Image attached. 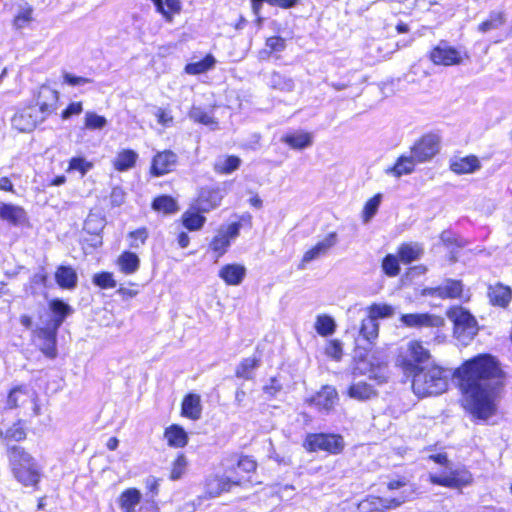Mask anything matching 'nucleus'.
<instances>
[{
    "mask_svg": "<svg viewBox=\"0 0 512 512\" xmlns=\"http://www.w3.org/2000/svg\"><path fill=\"white\" fill-rule=\"evenodd\" d=\"M326 354L335 360H340L343 354L342 343L339 340H331L326 349Z\"/></svg>",
    "mask_w": 512,
    "mask_h": 512,
    "instance_id": "nucleus-60",
    "label": "nucleus"
},
{
    "mask_svg": "<svg viewBox=\"0 0 512 512\" xmlns=\"http://www.w3.org/2000/svg\"><path fill=\"white\" fill-rule=\"evenodd\" d=\"M104 228V219L96 214H89L84 222V230L90 234H98Z\"/></svg>",
    "mask_w": 512,
    "mask_h": 512,
    "instance_id": "nucleus-52",
    "label": "nucleus"
},
{
    "mask_svg": "<svg viewBox=\"0 0 512 512\" xmlns=\"http://www.w3.org/2000/svg\"><path fill=\"white\" fill-rule=\"evenodd\" d=\"M177 155L170 151L158 153L154 158L151 166V173L155 176H161L170 172L175 166Z\"/></svg>",
    "mask_w": 512,
    "mask_h": 512,
    "instance_id": "nucleus-17",
    "label": "nucleus"
},
{
    "mask_svg": "<svg viewBox=\"0 0 512 512\" xmlns=\"http://www.w3.org/2000/svg\"><path fill=\"white\" fill-rule=\"evenodd\" d=\"M379 324L378 321L372 319L367 315L366 318L362 319L359 335L363 340L368 343H373L378 337Z\"/></svg>",
    "mask_w": 512,
    "mask_h": 512,
    "instance_id": "nucleus-36",
    "label": "nucleus"
},
{
    "mask_svg": "<svg viewBox=\"0 0 512 512\" xmlns=\"http://www.w3.org/2000/svg\"><path fill=\"white\" fill-rule=\"evenodd\" d=\"M415 162L416 160L412 158V156H401L393 167L386 169V173L395 177H401L402 175L410 174L414 170Z\"/></svg>",
    "mask_w": 512,
    "mask_h": 512,
    "instance_id": "nucleus-35",
    "label": "nucleus"
},
{
    "mask_svg": "<svg viewBox=\"0 0 512 512\" xmlns=\"http://www.w3.org/2000/svg\"><path fill=\"white\" fill-rule=\"evenodd\" d=\"M107 120L94 112H87L85 115V127L90 130L102 129L106 126Z\"/></svg>",
    "mask_w": 512,
    "mask_h": 512,
    "instance_id": "nucleus-53",
    "label": "nucleus"
},
{
    "mask_svg": "<svg viewBox=\"0 0 512 512\" xmlns=\"http://www.w3.org/2000/svg\"><path fill=\"white\" fill-rule=\"evenodd\" d=\"M282 142L289 145L292 149H305L312 145V135L307 132H297L293 134H287L282 137Z\"/></svg>",
    "mask_w": 512,
    "mask_h": 512,
    "instance_id": "nucleus-33",
    "label": "nucleus"
},
{
    "mask_svg": "<svg viewBox=\"0 0 512 512\" xmlns=\"http://www.w3.org/2000/svg\"><path fill=\"white\" fill-rule=\"evenodd\" d=\"M506 22V16L503 12L493 11L489 14L488 19L478 25L477 30L480 33H487L497 30Z\"/></svg>",
    "mask_w": 512,
    "mask_h": 512,
    "instance_id": "nucleus-38",
    "label": "nucleus"
},
{
    "mask_svg": "<svg viewBox=\"0 0 512 512\" xmlns=\"http://www.w3.org/2000/svg\"><path fill=\"white\" fill-rule=\"evenodd\" d=\"M117 265L124 274H134L140 266L139 257L130 251L123 252L117 259Z\"/></svg>",
    "mask_w": 512,
    "mask_h": 512,
    "instance_id": "nucleus-31",
    "label": "nucleus"
},
{
    "mask_svg": "<svg viewBox=\"0 0 512 512\" xmlns=\"http://www.w3.org/2000/svg\"><path fill=\"white\" fill-rule=\"evenodd\" d=\"M234 466H227L225 475H212L206 480V492L210 497H217L223 492H228L234 486H243L246 479L244 477L233 476Z\"/></svg>",
    "mask_w": 512,
    "mask_h": 512,
    "instance_id": "nucleus-5",
    "label": "nucleus"
},
{
    "mask_svg": "<svg viewBox=\"0 0 512 512\" xmlns=\"http://www.w3.org/2000/svg\"><path fill=\"white\" fill-rule=\"evenodd\" d=\"M440 239L446 246L455 245L458 248H462L466 245V241L463 238H460L449 231H443L440 235Z\"/></svg>",
    "mask_w": 512,
    "mask_h": 512,
    "instance_id": "nucleus-58",
    "label": "nucleus"
},
{
    "mask_svg": "<svg viewBox=\"0 0 512 512\" xmlns=\"http://www.w3.org/2000/svg\"><path fill=\"white\" fill-rule=\"evenodd\" d=\"M337 242V233L330 232L323 240L319 241L315 246L304 253L301 263L299 264V269H304L307 263L325 256Z\"/></svg>",
    "mask_w": 512,
    "mask_h": 512,
    "instance_id": "nucleus-12",
    "label": "nucleus"
},
{
    "mask_svg": "<svg viewBox=\"0 0 512 512\" xmlns=\"http://www.w3.org/2000/svg\"><path fill=\"white\" fill-rule=\"evenodd\" d=\"M450 168L457 174L472 173L480 168V162L475 156L455 158L451 160Z\"/></svg>",
    "mask_w": 512,
    "mask_h": 512,
    "instance_id": "nucleus-29",
    "label": "nucleus"
},
{
    "mask_svg": "<svg viewBox=\"0 0 512 512\" xmlns=\"http://www.w3.org/2000/svg\"><path fill=\"white\" fill-rule=\"evenodd\" d=\"M336 328L335 321L328 315H319L316 318L315 330L321 336H328L334 333Z\"/></svg>",
    "mask_w": 512,
    "mask_h": 512,
    "instance_id": "nucleus-44",
    "label": "nucleus"
},
{
    "mask_svg": "<svg viewBox=\"0 0 512 512\" xmlns=\"http://www.w3.org/2000/svg\"><path fill=\"white\" fill-rule=\"evenodd\" d=\"M429 480L436 485L459 489L470 485L473 481V477L467 469L457 468L454 470L450 469L449 472H445L442 475L430 474Z\"/></svg>",
    "mask_w": 512,
    "mask_h": 512,
    "instance_id": "nucleus-7",
    "label": "nucleus"
},
{
    "mask_svg": "<svg viewBox=\"0 0 512 512\" xmlns=\"http://www.w3.org/2000/svg\"><path fill=\"white\" fill-rule=\"evenodd\" d=\"M246 275V269L239 264H227L219 271V277L228 285H239Z\"/></svg>",
    "mask_w": 512,
    "mask_h": 512,
    "instance_id": "nucleus-21",
    "label": "nucleus"
},
{
    "mask_svg": "<svg viewBox=\"0 0 512 512\" xmlns=\"http://www.w3.org/2000/svg\"><path fill=\"white\" fill-rule=\"evenodd\" d=\"M49 308L53 313V318L48 325L58 329L64 322L65 318L73 312L72 307L60 299L50 301Z\"/></svg>",
    "mask_w": 512,
    "mask_h": 512,
    "instance_id": "nucleus-23",
    "label": "nucleus"
},
{
    "mask_svg": "<svg viewBox=\"0 0 512 512\" xmlns=\"http://www.w3.org/2000/svg\"><path fill=\"white\" fill-rule=\"evenodd\" d=\"M93 283L103 289L114 288L117 285L113 278V274L109 272L95 274L93 277Z\"/></svg>",
    "mask_w": 512,
    "mask_h": 512,
    "instance_id": "nucleus-56",
    "label": "nucleus"
},
{
    "mask_svg": "<svg viewBox=\"0 0 512 512\" xmlns=\"http://www.w3.org/2000/svg\"><path fill=\"white\" fill-rule=\"evenodd\" d=\"M55 280L61 288L72 290L77 286L78 276L71 266L61 265L55 272Z\"/></svg>",
    "mask_w": 512,
    "mask_h": 512,
    "instance_id": "nucleus-24",
    "label": "nucleus"
},
{
    "mask_svg": "<svg viewBox=\"0 0 512 512\" xmlns=\"http://www.w3.org/2000/svg\"><path fill=\"white\" fill-rule=\"evenodd\" d=\"M44 120L36 107H27L15 113L11 119V124L19 132H30L39 122Z\"/></svg>",
    "mask_w": 512,
    "mask_h": 512,
    "instance_id": "nucleus-11",
    "label": "nucleus"
},
{
    "mask_svg": "<svg viewBox=\"0 0 512 512\" xmlns=\"http://www.w3.org/2000/svg\"><path fill=\"white\" fill-rule=\"evenodd\" d=\"M0 219L19 225L26 220V213L20 206L0 202Z\"/></svg>",
    "mask_w": 512,
    "mask_h": 512,
    "instance_id": "nucleus-22",
    "label": "nucleus"
},
{
    "mask_svg": "<svg viewBox=\"0 0 512 512\" xmlns=\"http://www.w3.org/2000/svg\"><path fill=\"white\" fill-rule=\"evenodd\" d=\"M141 493L136 488H129L123 491L118 503L122 512H136L141 501Z\"/></svg>",
    "mask_w": 512,
    "mask_h": 512,
    "instance_id": "nucleus-25",
    "label": "nucleus"
},
{
    "mask_svg": "<svg viewBox=\"0 0 512 512\" xmlns=\"http://www.w3.org/2000/svg\"><path fill=\"white\" fill-rule=\"evenodd\" d=\"M82 110L83 108L81 102H73L62 112V118L68 119L73 115L80 114Z\"/></svg>",
    "mask_w": 512,
    "mask_h": 512,
    "instance_id": "nucleus-64",
    "label": "nucleus"
},
{
    "mask_svg": "<svg viewBox=\"0 0 512 512\" xmlns=\"http://www.w3.org/2000/svg\"><path fill=\"white\" fill-rule=\"evenodd\" d=\"M259 360L257 358H245L236 369V376L250 380L253 378V369L258 367Z\"/></svg>",
    "mask_w": 512,
    "mask_h": 512,
    "instance_id": "nucleus-45",
    "label": "nucleus"
},
{
    "mask_svg": "<svg viewBox=\"0 0 512 512\" xmlns=\"http://www.w3.org/2000/svg\"><path fill=\"white\" fill-rule=\"evenodd\" d=\"M216 59L208 54L203 60L189 63L185 66V72L190 75L202 74L214 67Z\"/></svg>",
    "mask_w": 512,
    "mask_h": 512,
    "instance_id": "nucleus-40",
    "label": "nucleus"
},
{
    "mask_svg": "<svg viewBox=\"0 0 512 512\" xmlns=\"http://www.w3.org/2000/svg\"><path fill=\"white\" fill-rule=\"evenodd\" d=\"M33 8L29 5L21 7L14 17V27L16 29L25 28L32 21Z\"/></svg>",
    "mask_w": 512,
    "mask_h": 512,
    "instance_id": "nucleus-48",
    "label": "nucleus"
},
{
    "mask_svg": "<svg viewBox=\"0 0 512 512\" xmlns=\"http://www.w3.org/2000/svg\"><path fill=\"white\" fill-rule=\"evenodd\" d=\"M456 375L464 394L466 408L479 419H488L496 411L495 399L502 385L503 373L498 362L490 355H479L454 373L436 364L421 368L412 380L413 392L419 397L444 393L449 380Z\"/></svg>",
    "mask_w": 512,
    "mask_h": 512,
    "instance_id": "nucleus-1",
    "label": "nucleus"
},
{
    "mask_svg": "<svg viewBox=\"0 0 512 512\" xmlns=\"http://www.w3.org/2000/svg\"><path fill=\"white\" fill-rule=\"evenodd\" d=\"M429 58L435 65L443 66L459 65L462 62L460 52L446 41H441L435 46L431 50Z\"/></svg>",
    "mask_w": 512,
    "mask_h": 512,
    "instance_id": "nucleus-8",
    "label": "nucleus"
},
{
    "mask_svg": "<svg viewBox=\"0 0 512 512\" xmlns=\"http://www.w3.org/2000/svg\"><path fill=\"white\" fill-rule=\"evenodd\" d=\"M187 464L188 463H187L186 457L183 454H180L172 464L170 479L171 480L180 479L186 471Z\"/></svg>",
    "mask_w": 512,
    "mask_h": 512,
    "instance_id": "nucleus-54",
    "label": "nucleus"
},
{
    "mask_svg": "<svg viewBox=\"0 0 512 512\" xmlns=\"http://www.w3.org/2000/svg\"><path fill=\"white\" fill-rule=\"evenodd\" d=\"M488 296L493 305L505 307L511 300L512 292L509 287L497 284L489 288Z\"/></svg>",
    "mask_w": 512,
    "mask_h": 512,
    "instance_id": "nucleus-30",
    "label": "nucleus"
},
{
    "mask_svg": "<svg viewBox=\"0 0 512 512\" xmlns=\"http://www.w3.org/2000/svg\"><path fill=\"white\" fill-rule=\"evenodd\" d=\"M147 231L146 229H138L130 233V237L132 238L131 246L134 248H138L140 245L144 244L147 239Z\"/></svg>",
    "mask_w": 512,
    "mask_h": 512,
    "instance_id": "nucleus-62",
    "label": "nucleus"
},
{
    "mask_svg": "<svg viewBox=\"0 0 512 512\" xmlns=\"http://www.w3.org/2000/svg\"><path fill=\"white\" fill-rule=\"evenodd\" d=\"M152 207L154 210L163 212L164 214H173L178 211L176 201L172 197L166 195L157 197L153 201Z\"/></svg>",
    "mask_w": 512,
    "mask_h": 512,
    "instance_id": "nucleus-42",
    "label": "nucleus"
},
{
    "mask_svg": "<svg viewBox=\"0 0 512 512\" xmlns=\"http://www.w3.org/2000/svg\"><path fill=\"white\" fill-rule=\"evenodd\" d=\"M197 212L194 205L182 215V222L185 228L196 231L202 228L206 218Z\"/></svg>",
    "mask_w": 512,
    "mask_h": 512,
    "instance_id": "nucleus-39",
    "label": "nucleus"
},
{
    "mask_svg": "<svg viewBox=\"0 0 512 512\" xmlns=\"http://www.w3.org/2000/svg\"><path fill=\"white\" fill-rule=\"evenodd\" d=\"M338 393L333 386L325 385L314 396L308 398L306 402L316 407L320 412L329 413L338 403Z\"/></svg>",
    "mask_w": 512,
    "mask_h": 512,
    "instance_id": "nucleus-10",
    "label": "nucleus"
},
{
    "mask_svg": "<svg viewBox=\"0 0 512 512\" xmlns=\"http://www.w3.org/2000/svg\"><path fill=\"white\" fill-rule=\"evenodd\" d=\"M223 199V192L219 188H202L196 199L194 208L197 212H209L218 207Z\"/></svg>",
    "mask_w": 512,
    "mask_h": 512,
    "instance_id": "nucleus-13",
    "label": "nucleus"
},
{
    "mask_svg": "<svg viewBox=\"0 0 512 512\" xmlns=\"http://www.w3.org/2000/svg\"><path fill=\"white\" fill-rule=\"evenodd\" d=\"M230 465L234 466L235 471L233 472V476L244 477L246 482H250L249 474L256 471L257 463L254 459L246 455H233L230 458Z\"/></svg>",
    "mask_w": 512,
    "mask_h": 512,
    "instance_id": "nucleus-18",
    "label": "nucleus"
},
{
    "mask_svg": "<svg viewBox=\"0 0 512 512\" xmlns=\"http://www.w3.org/2000/svg\"><path fill=\"white\" fill-rule=\"evenodd\" d=\"M304 447L308 451L323 450L336 454L343 449V438L334 434H309Z\"/></svg>",
    "mask_w": 512,
    "mask_h": 512,
    "instance_id": "nucleus-6",
    "label": "nucleus"
},
{
    "mask_svg": "<svg viewBox=\"0 0 512 512\" xmlns=\"http://www.w3.org/2000/svg\"><path fill=\"white\" fill-rule=\"evenodd\" d=\"M401 322L411 328L438 327L442 324V319L436 315L428 313L403 314Z\"/></svg>",
    "mask_w": 512,
    "mask_h": 512,
    "instance_id": "nucleus-15",
    "label": "nucleus"
},
{
    "mask_svg": "<svg viewBox=\"0 0 512 512\" xmlns=\"http://www.w3.org/2000/svg\"><path fill=\"white\" fill-rule=\"evenodd\" d=\"M266 47L269 49V53L282 52L286 48V41L282 37L273 36L266 40Z\"/></svg>",
    "mask_w": 512,
    "mask_h": 512,
    "instance_id": "nucleus-59",
    "label": "nucleus"
},
{
    "mask_svg": "<svg viewBox=\"0 0 512 512\" xmlns=\"http://www.w3.org/2000/svg\"><path fill=\"white\" fill-rule=\"evenodd\" d=\"M229 246L230 240L227 238V235L223 233V229H220L211 241L210 248L217 253V257H220L226 252Z\"/></svg>",
    "mask_w": 512,
    "mask_h": 512,
    "instance_id": "nucleus-47",
    "label": "nucleus"
},
{
    "mask_svg": "<svg viewBox=\"0 0 512 512\" xmlns=\"http://www.w3.org/2000/svg\"><path fill=\"white\" fill-rule=\"evenodd\" d=\"M156 6L157 12L161 13L164 18L171 22L173 19L172 14L179 13L181 10V3L179 0H152Z\"/></svg>",
    "mask_w": 512,
    "mask_h": 512,
    "instance_id": "nucleus-37",
    "label": "nucleus"
},
{
    "mask_svg": "<svg viewBox=\"0 0 512 512\" xmlns=\"http://www.w3.org/2000/svg\"><path fill=\"white\" fill-rule=\"evenodd\" d=\"M407 498L405 496H401L398 498H390V499H380L381 505L386 509L397 508L405 503Z\"/></svg>",
    "mask_w": 512,
    "mask_h": 512,
    "instance_id": "nucleus-63",
    "label": "nucleus"
},
{
    "mask_svg": "<svg viewBox=\"0 0 512 512\" xmlns=\"http://www.w3.org/2000/svg\"><path fill=\"white\" fill-rule=\"evenodd\" d=\"M241 163L237 156L219 158L214 164V170L222 174H230L239 168Z\"/></svg>",
    "mask_w": 512,
    "mask_h": 512,
    "instance_id": "nucleus-41",
    "label": "nucleus"
},
{
    "mask_svg": "<svg viewBox=\"0 0 512 512\" xmlns=\"http://www.w3.org/2000/svg\"><path fill=\"white\" fill-rule=\"evenodd\" d=\"M48 281V275L44 271L43 268L37 273H35L31 279L30 282L26 285L25 290L27 293L35 296L39 293L38 287L39 286H46Z\"/></svg>",
    "mask_w": 512,
    "mask_h": 512,
    "instance_id": "nucleus-46",
    "label": "nucleus"
},
{
    "mask_svg": "<svg viewBox=\"0 0 512 512\" xmlns=\"http://www.w3.org/2000/svg\"><path fill=\"white\" fill-rule=\"evenodd\" d=\"M381 199H382V195L377 194L366 202L364 209H363V214H362L364 223H368L374 217V215L377 213L378 208L381 203Z\"/></svg>",
    "mask_w": 512,
    "mask_h": 512,
    "instance_id": "nucleus-49",
    "label": "nucleus"
},
{
    "mask_svg": "<svg viewBox=\"0 0 512 512\" xmlns=\"http://www.w3.org/2000/svg\"><path fill=\"white\" fill-rule=\"evenodd\" d=\"M376 390L366 382L353 383L348 390V395L356 400L364 401L376 396Z\"/></svg>",
    "mask_w": 512,
    "mask_h": 512,
    "instance_id": "nucleus-34",
    "label": "nucleus"
},
{
    "mask_svg": "<svg viewBox=\"0 0 512 512\" xmlns=\"http://www.w3.org/2000/svg\"><path fill=\"white\" fill-rule=\"evenodd\" d=\"M462 290L460 281L447 279L442 285L429 289L428 294L440 298H457L461 296Z\"/></svg>",
    "mask_w": 512,
    "mask_h": 512,
    "instance_id": "nucleus-20",
    "label": "nucleus"
},
{
    "mask_svg": "<svg viewBox=\"0 0 512 512\" xmlns=\"http://www.w3.org/2000/svg\"><path fill=\"white\" fill-rule=\"evenodd\" d=\"M138 159V154L131 149H123L119 151L113 160V167L119 172L132 169Z\"/></svg>",
    "mask_w": 512,
    "mask_h": 512,
    "instance_id": "nucleus-28",
    "label": "nucleus"
},
{
    "mask_svg": "<svg viewBox=\"0 0 512 512\" xmlns=\"http://www.w3.org/2000/svg\"><path fill=\"white\" fill-rule=\"evenodd\" d=\"M165 438L169 446L181 448L188 442V435L185 430L179 425H171L165 430Z\"/></svg>",
    "mask_w": 512,
    "mask_h": 512,
    "instance_id": "nucleus-32",
    "label": "nucleus"
},
{
    "mask_svg": "<svg viewBox=\"0 0 512 512\" xmlns=\"http://www.w3.org/2000/svg\"><path fill=\"white\" fill-rule=\"evenodd\" d=\"M202 405L200 396L197 394H188L182 402V415L191 419L198 420L201 417Z\"/></svg>",
    "mask_w": 512,
    "mask_h": 512,
    "instance_id": "nucleus-26",
    "label": "nucleus"
},
{
    "mask_svg": "<svg viewBox=\"0 0 512 512\" xmlns=\"http://www.w3.org/2000/svg\"><path fill=\"white\" fill-rule=\"evenodd\" d=\"M429 351L418 341H411L406 349L399 355L397 362L407 375H414L421 368H426L430 363Z\"/></svg>",
    "mask_w": 512,
    "mask_h": 512,
    "instance_id": "nucleus-3",
    "label": "nucleus"
},
{
    "mask_svg": "<svg viewBox=\"0 0 512 512\" xmlns=\"http://www.w3.org/2000/svg\"><path fill=\"white\" fill-rule=\"evenodd\" d=\"M59 99L58 92L49 86L42 85L37 95L38 113L42 119H46L57 107Z\"/></svg>",
    "mask_w": 512,
    "mask_h": 512,
    "instance_id": "nucleus-14",
    "label": "nucleus"
},
{
    "mask_svg": "<svg viewBox=\"0 0 512 512\" xmlns=\"http://www.w3.org/2000/svg\"><path fill=\"white\" fill-rule=\"evenodd\" d=\"M393 313V307L387 304H373L368 308V316L376 321L379 318L390 317Z\"/></svg>",
    "mask_w": 512,
    "mask_h": 512,
    "instance_id": "nucleus-50",
    "label": "nucleus"
},
{
    "mask_svg": "<svg viewBox=\"0 0 512 512\" xmlns=\"http://www.w3.org/2000/svg\"><path fill=\"white\" fill-rule=\"evenodd\" d=\"M92 168L93 164L91 162L86 161V159L82 157H74L69 162L68 171L76 170L84 176Z\"/></svg>",
    "mask_w": 512,
    "mask_h": 512,
    "instance_id": "nucleus-57",
    "label": "nucleus"
},
{
    "mask_svg": "<svg viewBox=\"0 0 512 512\" xmlns=\"http://www.w3.org/2000/svg\"><path fill=\"white\" fill-rule=\"evenodd\" d=\"M57 332L58 328L47 325L37 331V337L42 340L40 345L41 351L49 358L53 359L57 356Z\"/></svg>",
    "mask_w": 512,
    "mask_h": 512,
    "instance_id": "nucleus-16",
    "label": "nucleus"
},
{
    "mask_svg": "<svg viewBox=\"0 0 512 512\" xmlns=\"http://www.w3.org/2000/svg\"><path fill=\"white\" fill-rule=\"evenodd\" d=\"M447 317L454 323V334L462 341L470 340L477 334L476 319L462 307L449 309Z\"/></svg>",
    "mask_w": 512,
    "mask_h": 512,
    "instance_id": "nucleus-4",
    "label": "nucleus"
},
{
    "mask_svg": "<svg viewBox=\"0 0 512 512\" xmlns=\"http://www.w3.org/2000/svg\"><path fill=\"white\" fill-rule=\"evenodd\" d=\"M8 457L14 477L24 486H35L40 473L37 463L24 448L14 445L8 449Z\"/></svg>",
    "mask_w": 512,
    "mask_h": 512,
    "instance_id": "nucleus-2",
    "label": "nucleus"
},
{
    "mask_svg": "<svg viewBox=\"0 0 512 512\" xmlns=\"http://www.w3.org/2000/svg\"><path fill=\"white\" fill-rule=\"evenodd\" d=\"M422 247L417 244H403L399 248V256L402 262L410 263L412 261L417 260L422 254Z\"/></svg>",
    "mask_w": 512,
    "mask_h": 512,
    "instance_id": "nucleus-43",
    "label": "nucleus"
},
{
    "mask_svg": "<svg viewBox=\"0 0 512 512\" xmlns=\"http://www.w3.org/2000/svg\"><path fill=\"white\" fill-rule=\"evenodd\" d=\"M267 85L282 93H291L296 86L293 77L280 71H272L267 76Z\"/></svg>",
    "mask_w": 512,
    "mask_h": 512,
    "instance_id": "nucleus-19",
    "label": "nucleus"
},
{
    "mask_svg": "<svg viewBox=\"0 0 512 512\" xmlns=\"http://www.w3.org/2000/svg\"><path fill=\"white\" fill-rule=\"evenodd\" d=\"M33 399L34 393L27 386L21 385L10 391L6 404L9 409H13Z\"/></svg>",
    "mask_w": 512,
    "mask_h": 512,
    "instance_id": "nucleus-27",
    "label": "nucleus"
},
{
    "mask_svg": "<svg viewBox=\"0 0 512 512\" xmlns=\"http://www.w3.org/2000/svg\"><path fill=\"white\" fill-rule=\"evenodd\" d=\"M63 79L65 83L71 86L85 85L93 81L90 78L75 76L67 72L63 74Z\"/></svg>",
    "mask_w": 512,
    "mask_h": 512,
    "instance_id": "nucleus-61",
    "label": "nucleus"
},
{
    "mask_svg": "<svg viewBox=\"0 0 512 512\" xmlns=\"http://www.w3.org/2000/svg\"><path fill=\"white\" fill-rule=\"evenodd\" d=\"M439 151V137L433 134L423 136L412 148L411 156L416 162H425Z\"/></svg>",
    "mask_w": 512,
    "mask_h": 512,
    "instance_id": "nucleus-9",
    "label": "nucleus"
},
{
    "mask_svg": "<svg viewBox=\"0 0 512 512\" xmlns=\"http://www.w3.org/2000/svg\"><path fill=\"white\" fill-rule=\"evenodd\" d=\"M189 117L198 123L204 124L206 126H216L217 122L214 120L212 116L202 110L200 107H192L189 112Z\"/></svg>",
    "mask_w": 512,
    "mask_h": 512,
    "instance_id": "nucleus-51",
    "label": "nucleus"
},
{
    "mask_svg": "<svg viewBox=\"0 0 512 512\" xmlns=\"http://www.w3.org/2000/svg\"><path fill=\"white\" fill-rule=\"evenodd\" d=\"M382 268L385 274L390 277L398 275L400 267L397 257L391 254L387 255L383 259Z\"/></svg>",
    "mask_w": 512,
    "mask_h": 512,
    "instance_id": "nucleus-55",
    "label": "nucleus"
}]
</instances>
